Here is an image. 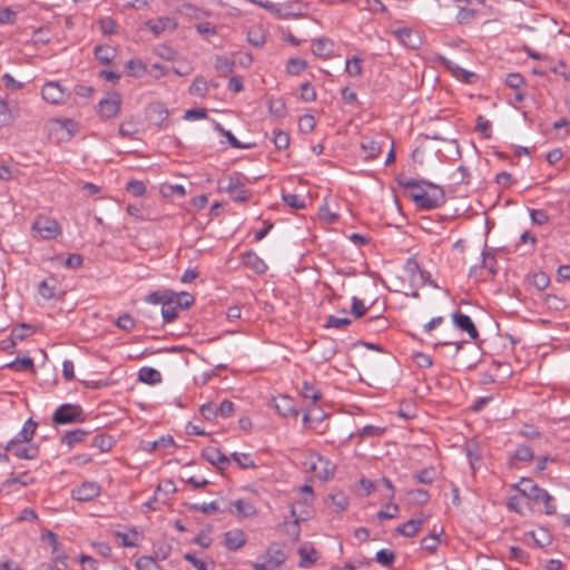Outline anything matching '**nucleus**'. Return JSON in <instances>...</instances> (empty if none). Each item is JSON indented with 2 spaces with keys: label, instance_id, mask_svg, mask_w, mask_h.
<instances>
[{
  "label": "nucleus",
  "instance_id": "f257e3e1",
  "mask_svg": "<svg viewBox=\"0 0 570 570\" xmlns=\"http://www.w3.org/2000/svg\"><path fill=\"white\" fill-rule=\"evenodd\" d=\"M514 488L520 492L521 497L528 498L537 504H543L547 514L556 513L554 498L544 489L539 488L531 479L522 478Z\"/></svg>",
  "mask_w": 570,
  "mask_h": 570
},
{
  "label": "nucleus",
  "instance_id": "f03ea898",
  "mask_svg": "<svg viewBox=\"0 0 570 570\" xmlns=\"http://www.w3.org/2000/svg\"><path fill=\"white\" fill-rule=\"evenodd\" d=\"M426 189L422 193H412L411 198L422 209H434L444 203V190L432 183H423Z\"/></svg>",
  "mask_w": 570,
  "mask_h": 570
},
{
  "label": "nucleus",
  "instance_id": "7ed1b4c3",
  "mask_svg": "<svg viewBox=\"0 0 570 570\" xmlns=\"http://www.w3.org/2000/svg\"><path fill=\"white\" fill-rule=\"evenodd\" d=\"M85 419L82 407L70 403L60 405L52 414V422L57 425L81 423Z\"/></svg>",
  "mask_w": 570,
  "mask_h": 570
},
{
  "label": "nucleus",
  "instance_id": "20e7f679",
  "mask_svg": "<svg viewBox=\"0 0 570 570\" xmlns=\"http://www.w3.org/2000/svg\"><path fill=\"white\" fill-rule=\"evenodd\" d=\"M285 560L286 556L281 549L269 548L257 557L253 568L255 570H276Z\"/></svg>",
  "mask_w": 570,
  "mask_h": 570
},
{
  "label": "nucleus",
  "instance_id": "39448f33",
  "mask_svg": "<svg viewBox=\"0 0 570 570\" xmlns=\"http://www.w3.org/2000/svg\"><path fill=\"white\" fill-rule=\"evenodd\" d=\"M32 230L38 233L42 239H53L61 234L58 222L51 217L40 215L32 224Z\"/></svg>",
  "mask_w": 570,
  "mask_h": 570
},
{
  "label": "nucleus",
  "instance_id": "423d86ee",
  "mask_svg": "<svg viewBox=\"0 0 570 570\" xmlns=\"http://www.w3.org/2000/svg\"><path fill=\"white\" fill-rule=\"evenodd\" d=\"M234 202H246L250 195L249 190L245 188L239 174L229 175L227 185L223 187Z\"/></svg>",
  "mask_w": 570,
  "mask_h": 570
},
{
  "label": "nucleus",
  "instance_id": "0eeeda50",
  "mask_svg": "<svg viewBox=\"0 0 570 570\" xmlns=\"http://www.w3.org/2000/svg\"><path fill=\"white\" fill-rule=\"evenodd\" d=\"M8 453L17 459L35 460L39 456L40 448L37 443H7Z\"/></svg>",
  "mask_w": 570,
  "mask_h": 570
},
{
  "label": "nucleus",
  "instance_id": "6e6552de",
  "mask_svg": "<svg viewBox=\"0 0 570 570\" xmlns=\"http://www.w3.org/2000/svg\"><path fill=\"white\" fill-rule=\"evenodd\" d=\"M178 22L171 17H159L149 19L145 22V27L155 36L159 37L164 33H170L176 30Z\"/></svg>",
  "mask_w": 570,
  "mask_h": 570
},
{
  "label": "nucleus",
  "instance_id": "1a4fd4ad",
  "mask_svg": "<svg viewBox=\"0 0 570 570\" xmlns=\"http://www.w3.org/2000/svg\"><path fill=\"white\" fill-rule=\"evenodd\" d=\"M101 487L95 481H86L79 487L75 488L71 495L75 500L86 502L94 500L100 494Z\"/></svg>",
  "mask_w": 570,
  "mask_h": 570
},
{
  "label": "nucleus",
  "instance_id": "9d476101",
  "mask_svg": "<svg viewBox=\"0 0 570 570\" xmlns=\"http://www.w3.org/2000/svg\"><path fill=\"white\" fill-rule=\"evenodd\" d=\"M121 100L117 94L104 98L98 104V114L104 119L116 117L120 111Z\"/></svg>",
  "mask_w": 570,
  "mask_h": 570
},
{
  "label": "nucleus",
  "instance_id": "9b49d317",
  "mask_svg": "<svg viewBox=\"0 0 570 570\" xmlns=\"http://www.w3.org/2000/svg\"><path fill=\"white\" fill-rule=\"evenodd\" d=\"M41 95L46 101L52 105H59L63 102L66 98L65 89L59 82L56 81H49L45 83L41 89Z\"/></svg>",
  "mask_w": 570,
  "mask_h": 570
},
{
  "label": "nucleus",
  "instance_id": "f8f14e48",
  "mask_svg": "<svg viewBox=\"0 0 570 570\" xmlns=\"http://www.w3.org/2000/svg\"><path fill=\"white\" fill-rule=\"evenodd\" d=\"M452 321L455 327L465 332L471 340H475L479 336V332L473 321L469 315L461 313L460 311H455L452 314Z\"/></svg>",
  "mask_w": 570,
  "mask_h": 570
},
{
  "label": "nucleus",
  "instance_id": "ddd939ff",
  "mask_svg": "<svg viewBox=\"0 0 570 570\" xmlns=\"http://www.w3.org/2000/svg\"><path fill=\"white\" fill-rule=\"evenodd\" d=\"M309 469L321 480L331 479L335 471L334 464L322 455H317L316 461L311 463Z\"/></svg>",
  "mask_w": 570,
  "mask_h": 570
},
{
  "label": "nucleus",
  "instance_id": "4468645a",
  "mask_svg": "<svg viewBox=\"0 0 570 570\" xmlns=\"http://www.w3.org/2000/svg\"><path fill=\"white\" fill-rule=\"evenodd\" d=\"M189 510L199 511L204 514L217 513V512H232L230 503L226 501H212L208 503H193L189 504Z\"/></svg>",
  "mask_w": 570,
  "mask_h": 570
},
{
  "label": "nucleus",
  "instance_id": "2eb2a0df",
  "mask_svg": "<svg viewBox=\"0 0 570 570\" xmlns=\"http://www.w3.org/2000/svg\"><path fill=\"white\" fill-rule=\"evenodd\" d=\"M246 543V534L240 529H233L224 534V546L232 551L240 549Z\"/></svg>",
  "mask_w": 570,
  "mask_h": 570
},
{
  "label": "nucleus",
  "instance_id": "dca6fc26",
  "mask_svg": "<svg viewBox=\"0 0 570 570\" xmlns=\"http://www.w3.org/2000/svg\"><path fill=\"white\" fill-rule=\"evenodd\" d=\"M37 428L38 423L32 419H28L22 429L8 443L32 442Z\"/></svg>",
  "mask_w": 570,
  "mask_h": 570
},
{
  "label": "nucleus",
  "instance_id": "f3484780",
  "mask_svg": "<svg viewBox=\"0 0 570 570\" xmlns=\"http://www.w3.org/2000/svg\"><path fill=\"white\" fill-rule=\"evenodd\" d=\"M394 35L401 43L410 49H417L421 45L420 37L409 28H399Z\"/></svg>",
  "mask_w": 570,
  "mask_h": 570
},
{
  "label": "nucleus",
  "instance_id": "a211bd4d",
  "mask_svg": "<svg viewBox=\"0 0 570 570\" xmlns=\"http://www.w3.org/2000/svg\"><path fill=\"white\" fill-rule=\"evenodd\" d=\"M203 456L210 464L217 466L218 469H224L229 464V458L226 456L219 449L214 446L204 449Z\"/></svg>",
  "mask_w": 570,
  "mask_h": 570
},
{
  "label": "nucleus",
  "instance_id": "6ab92c4d",
  "mask_svg": "<svg viewBox=\"0 0 570 570\" xmlns=\"http://www.w3.org/2000/svg\"><path fill=\"white\" fill-rule=\"evenodd\" d=\"M242 259L246 267L253 269L257 274H263L267 269L265 262L253 250L244 253Z\"/></svg>",
  "mask_w": 570,
  "mask_h": 570
},
{
  "label": "nucleus",
  "instance_id": "aec40b11",
  "mask_svg": "<svg viewBox=\"0 0 570 570\" xmlns=\"http://www.w3.org/2000/svg\"><path fill=\"white\" fill-rule=\"evenodd\" d=\"M361 148L366 160L375 159L382 151L381 144L366 136L362 138Z\"/></svg>",
  "mask_w": 570,
  "mask_h": 570
},
{
  "label": "nucleus",
  "instance_id": "412c9836",
  "mask_svg": "<svg viewBox=\"0 0 570 570\" xmlns=\"http://www.w3.org/2000/svg\"><path fill=\"white\" fill-rule=\"evenodd\" d=\"M334 49V45L330 39L321 38L316 39L312 43V51L315 56L320 58H328L332 56Z\"/></svg>",
  "mask_w": 570,
  "mask_h": 570
},
{
  "label": "nucleus",
  "instance_id": "4be33fe9",
  "mask_svg": "<svg viewBox=\"0 0 570 570\" xmlns=\"http://www.w3.org/2000/svg\"><path fill=\"white\" fill-rule=\"evenodd\" d=\"M89 434L90 432L83 429L71 430L61 436V443L72 448L75 444L83 442Z\"/></svg>",
  "mask_w": 570,
  "mask_h": 570
},
{
  "label": "nucleus",
  "instance_id": "5701e85b",
  "mask_svg": "<svg viewBox=\"0 0 570 570\" xmlns=\"http://www.w3.org/2000/svg\"><path fill=\"white\" fill-rule=\"evenodd\" d=\"M524 537H530L533 540V546L537 548H544L552 541L550 532L544 528H540L538 531L527 532Z\"/></svg>",
  "mask_w": 570,
  "mask_h": 570
},
{
  "label": "nucleus",
  "instance_id": "b1692460",
  "mask_svg": "<svg viewBox=\"0 0 570 570\" xmlns=\"http://www.w3.org/2000/svg\"><path fill=\"white\" fill-rule=\"evenodd\" d=\"M175 292L170 289L155 291L148 294L145 301L149 304H161L174 303Z\"/></svg>",
  "mask_w": 570,
  "mask_h": 570
},
{
  "label": "nucleus",
  "instance_id": "393cba45",
  "mask_svg": "<svg viewBox=\"0 0 570 570\" xmlns=\"http://www.w3.org/2000/svg\"><path fill=\"white\" fill-rule=\"evenodd\" d=\"M175 445V441L170 435H163L156 441H147L144 443V450L147 452H153L157 450H166L173 448Z\"/></svg>",
  "mask_w": 570,
  "mask_h": 570
},
{
  "label": "nucleus",
  "instance_id": "a878e982",
  "mask_svg": "<svg viewBox=\"0 0 570 570\" xmlns=\"http://www.w3.org/2000/svg\"><path fill=\"white\" fill-rule=\"evenodd\" d=\"M423 522H424L423 518L411 519V520L406 521L405 523H403L402 525L397 527L396 532L404 537L411 538L419 532Z\"/></svg>",
  "mask_w": 570,
  "mask_h": 570
},
{
  "label": "nucleus",
  "instance_id": "bb28decb",
  "mask_svg": "<svg viewBox=\"0 0 570 570\" xmlns=\"http://www.w3.org/2000/svg\"><path fill=\"white\" fill-rule=\"evenodd\" d=\"M236 65V60L228 58L226 56H217L215 58V69L219 73V76H227L234 71V67Z\"/></svg>",
  "mask_w": 570,
  "mask_h": 570
},
{
  "label": "nucleus",
  "instance_id": "cd10ccee",
  "mask_svg": "<svg viewBox=\"0 0 570 570\" xmlns=\"http://www.w3.org/2000/svg\"><path fill=\"white\" fill-rule=\"evenodd\" d=\"M214 128L216 131H218L220 135L227 138L228 142L232 147L238 148V149H248L253 147V144H243L240 142L229 130H226L219 122L214 124Z\"/></svg>",
  "mask_w": 570,
  "mask_h": 570
},
{
  "label": "nucleus",
  "instance_id": "c85d7f7f",
  "mask_svg": "<svg viewBox=\"0 0 570 570\" xmlns=\"http://www.w3.org/2000/svg\"><path fill=\"white\" fill-rule=\"evenodd\" d=\"M95 57L101 63H110L116 57V49L111 46H98L95 49Z\"/></svg>",
  "mask_w": 570,
  "mask_h": 570
},
{
  "label": "nucleus",
  "instance_id": "c756f323",
  "mask_svg": "<svg viewBox=\"0 0 570 570\" xmlns=\"http://www.w3.org/2000/svg\"><path fill=\"white\" fill-rule=\"evenodd\" d=\"M534 459L533 451L528 445H519L510 459V464L514 465V461L519 462H531Z\"/></svg>",
  "mask_w": 570,
  "mask_h": 570
},
{
  "label": "nucleus",
  "instance_id": "7c9ffc66",
  "mask_svg": "<svg viewBox=\"0 0 570 570\" xmlns=\"http://www.w3.org/2000/svg\"><path fill=\"white\" fill-rule=\"evenodd\" d=\"M266 36L263 31V29L258 26L250 27L247 31V41L256 47L259 48L265 43Z\"/></svg>",
  "mask_w": 570,
  "mask_h": 570
},
{
  "label": "nucleus",
  "instance_id": "2f4dec72",
  "mask_svg": "<svg viewBox=\"0 0 570 570\" xmlns=\"http://www.w3.org/2000/svg\"><path fill=\"white\" fill-rule=\"evenodd\" d=\"M139 380L147 384H156L161 381V374L159 371L153 367H142L139 371Z\"/></svg>",
  "mask_w": 570,
  "mask_h": 570
},
{
  "label": "nucleus",
  "instance_id": "473e14b6",
  "mask_svg": "<svg viewBox=\"0 0 570 570\" xmlns=\"http://www.w3.org/2000/svg\"><path fill=\"white\" fill-rule=\"evenodd\" d=\"M91 446L97 448L100 452H108L114 446V440L106 434H97L92 438Z\"/></svg>",
  "mask_w": 570,
  "mask_h": 570
},
{
  "label": "nucleus",
  "instance_id": "72a5a7b5",
  "mask_svg": "<svg viewBox=\"0 0 570 570\" xmlns=\"http://www.w3.org/2000/svg\"><path fill=\"white\" fill-rule=\"evenodd\" d=\"M229 503H230V508L235 507L236 513L240 517L248 518V517H253L256 514L255 507L247 501L237 500L234 503H232V502H229Z\"/></svg>",
  "mask_w": 570,
  "mask_h": 570
},
{
  "label": "nucleus",
  "instance_id": "f704fd0d",
  "mask_svg": "<svg viewBox=\"0 0 570 570\" xmlns=\"http://www.w3.org/2000/svg\"><path fill=\"white\" fill-rule=\"evenodd\" d=\"M135 567L137 570H161V567L151 556L139 557L135 562Z\"/></svg>",
  "mask_w": 570,
  "mask_h": 570
},
{
  "label": "nucleus",
  "instance_id": "c9c22d12",
  "mask_svg": "<svg viewBox=\"0 0 570 570\" xmlns=\"http://www.w3.org/2000/svg\"><path fill=\"white\" fill-rule=\"evenodd\" d=\"M301 393L304 399L312 400L313 402H317L322 396L321 390L308 381L303 382Z\"/></svg>",
  "mask_w": 570,
  "mask_h": 570
},
{
  "label": "nucleus",
  "instance_id": "e433bc0d",
  "mask_svg": "<svg viewBox=\"0 0 570 570\" xmlns=\"http://www.w3.org/2000/svg\"><path fill=\"white\" fill-rule=\"evenodd\" d=\"M268 110L272 115L282 118L286 115V105L282 98L271 97L268 99Z\"/></svg>",
  "mask_w": 570,
  "mask_h": 570
},
{
  "label": "nucleus",
  "instance_id": "4c0bfd02",
  "mask_svg": "<svg viewBox=\"0 0 570 570\" xmlns=\"http://www.w3.org/2000/svg\"><path fill=\"white\" fill-rule=\"evenodd\" d=\"M277 412L283 415L287 416L289 414H297V411L294 409L293 400L288 396H282L279 399V402L275 405Z\"/></svg>",
  "mask_w": 570,
  "mask_h": 570
},
{
  "label": "nucleus",
  "instance_id": "58836bf2",
  "mask_svg": "<svg viewBox=\"0 0 570 570\" xmlns=\"http://www.w3.org/2000/svg\"><path fill=\"white\" fill-rule=\"evenodd\" d=\"M38 293L45 299H51L56 295V283L55 281H41L38 285Z\"/></svg>",
  "mask_w": 570,
  "mask_h": 570
},
{
  "label": "nucleus",
  "instance_id": "ea45409f",
  "mask_svg": "<svg viewBox=\"0 0 570 570\" xmlns=\"http://www.w3.org/2000/svg\"><path fill=\"white\" fill-rule=\"evenodd\" d=\"M438 472L433 466L425 468L414 475L419 483L431 484L436 479Z\"/></svg>",
  "mask_w": 570,
  "mask_h": 570
},
{
  "label": "nucleus",
  "instance_id": "a19ab883",
  "mask_svg": "<svg viewBox=\"0 0 570 570\" xmlns=\"http://www.w3.org/2000/svg\"><path fill=\"white\" fill-rule=\"evenodd\" d=\"M465 451L471 469L475 470L481 460V451L478 444H468Z\"/></svg>",
  "mask_w": 570,
  "mask_h": 570
},
{
  "label": "nucleus",
  "instance_id": "79ce46f5",
  "mask_svg": "<svg viewBox=\"0 0 570 570\" xmlns=\"http://www.w3.org/2000/svg\"><path fill=\"white\" fill-rule=\"evenodd\" d=\"M208 90L207 81L203 77H196L189 87V94L204 97Z\"/></svg>",
  "mask_w": 570,
  "mask_h": 570
},
{
  "label": "nucleus",
  "instance_id": "37998d69",
  "mask_svg": "<svg viewBox=\"0 0 570 570\" xmlns=\"http://www.w3.org/2000/svg\"><path fill=\"white\" fill-rule=\"evenodd\" d=\"M384 432H385L384 428L368 424V425L363 426L361 430H358L356 435L360 439L376 438V436H381Z\"/></svg>",
  "mask_w": 570,
  "mask_h": 570
},
{
  "label": "nucleus",
  "instance_id": "c03bdc74",
  "mask_svg": "<svg viewBox=\"0 0 570 570\" xmlns=\"http://www.w3.org/2000/svg\"><path fill=\"white\" fill-rule=\"evenodd\" d=\"M307 68V62L299 58H291L286 65V70L291 75H299Z\"/></svg>",
  "mask_w": 570,
  "mask_h": 570
},
{
  "label": "nucleus",
  "instance_id": "a18cd8bd",
  "mask_svg": "<svg viewBox=\"0 0 570 570\" xmlns=\"http://www.w3.org/2000/svg\"><path fill=\"white\" fill-rule=\"evenodd\" d=\"M194 296L186 292L175 293L174 296V304L178 308H188L194 304Z\"/></svg>",
  "mask_w": 570,
  "mask_h": 570
},
{
  "label": "nucleus",
  "instance_id": "49530a36",
  "mask_svg": "<svg viewBox=\"0 0 570 570\" xmlns=\"http://www.w3.org/2000/svg\"><path fill=\"white\" fill-rule=\"evenodd\" d=\"M475 130L480 132L485 139L491 138V122L484 116L479 115L476 118Z\"/></svg>",
  "mask_w": 570,
  "mask_h": 570
},
{
  "label": "nucleus",
  "instance_id": "de8ad7c7",
  "mask_svg": "<svg viewBox=\"0 0 570 570\" xmlns=\"http://www.w3.org/2000/svg\"><path fill=\"white\" fill-rule=\"evenodd\" d=\"M161 316L165 323L175 321L178 316V307L174 303H166L161 306Z\"/></svg>",
  "mask_w": 570,
  "mask_h": 570
},
{
  "label": "nucleus",
  "instance_id": "09e8293b",
  "mask_svg": "<svg viewBox=\"0 0 570 570\" xmlns=\"http://www.w3.org/2000/svg\"><path fill=\"white\" fill-rule=\"evenodd\" d=\"M14 121V116L9 109L8 104L0 99V126H9Z\"/></svg>",
  "mask_w": 570,
  "mask_h": 570
},
{
  "label": "nucleus",
  "instance_id": "8fccbe9b",
  "mask_svg": "<svg viewBox=\"0 0 570 570\" xmlns=\"http://www.w3.org/2000/svg\"><path fill=\"white\" fill-rule=\"evenodd\" d=\"M232 459L243 469L255 468V462L248 453L234 452Z\"/></svg>",
  "mask_w": 570,
  "mask_h": 570
},
{
  "label": "nucleus",
  "instance_id": "3c124183",
  "mask_svg": "<svg viewBox=\"0 0 570 570\" xmlns=\"http://www.w3.org/2000/svg\"><path fill=\"white\" fill-rule=\"evenodd\" d=\"M273 142L277 149H286L289 145V135L283 130H274Z\"/></svg>",
  "mask_w": 570,
  "mask_h": 570
},
{
  "label": "nucleus",
  "instance_id": "603ef678",
  "mask_svg": "<svg viewBox=\"0 0 570 570\" xmlns=\"http://www.w3.org/2000/svg\"><path fill=\"white\" fill-rule=\"evenodd\" d=\"M8 367L13 368L16 371L33 370V360L31 357H18L13 362L9 363Z\"/></svg>",
  "mask_w": 570,
  "mask_h": 570
},
{
  "label": "nucleus",
  "instance_id": "864d4df0",
  "mask_svg": "<svg viewBox=\"0 0 570 570\" xmlns=\"http://www.w3.org/2000/svg\"><path fill=\"white\" fill-rule=\"evenodd\" d=\"M199 413L205 420L214 421L218 416L217 405L212 402L203 404L199 409Z\"/></svg>",
  "mask_w": 570,
  "mask_h": 570
},
{
  "label": "nucleus",
  "instance_id": "5fc2aeb1",
  "mask_svg": "<svg viewBox=\"0 0 570 570\" xmlns=\"http://www.w3.org/2000/svg\"><path fill=\"white\" fill-rule=\"evenodd\" d=\"M399 511H400V508L397 504H394V503H387L383 509H381L379 512H377V518L380 520H384V519H394L397 517L399 514Z\"/></svg>",
  "mask_w": 570,
  "mask_h": 570
},
{
  "label": "nucleus",
  "instance_id": "6e6d98bb",
  "mask_svg": "<svg viewBox=\"0 0 570 570\" xmlns=\"http://www.w3.org/2000/svg\"><path fill=\"white\" fill-rule=\"evenodd\" d=\"M283 200L285 202L286 205H288L292 208H295V209L305 208V202L299 195L284 193Z\"/></svg>",
  "mask_w": 570,
  "mask_h": 570
},
{
  "label": "nucleus",
  "instance_id": "4d7b16f0",
  "mask_svg": "<svg viewBox=\"0 0 570 570\" xmlns=\"http://www.w3.org/2000/svg\"><path fill=\"white\" fill-rule=\"evenodd\" d=\"M351 324V320L347 317H337L334 315H330L327 317L325 327L327 328H344Z\"/></svg>",
  "mask_w": 570,
  "mask_h": 570
},
{
  "label": "nucleus",
  "instance_id": "13d9d810",
  "mask_svg": "<svg viewBox=\"0 0 570 570\" xmlns=\"http://www.w3.org/2000/svg\"><path fill=\"white\" fill-rule=\"evenodd\" d=\"M395 554L393 551L382 549L376 552L375 560L384 567H389L393 563Z\"/></svg>",
  "mask_w": 570,
  "mask_h": 570
},
{
  "label": "nucleus",
  "instance_id": "bf43d9fd",
  "mask_svg": "<svg viewBox=\"0 0 570 570\" xmlns=\"http://www.w3.org/2000/svg\"><path fill=\"white\" fill-rule=\"evenodd\" d=\"M362 59L358 57H353L346 61L345 70L350 76H360L362 73Z\"/></svg>",
  "mask_w": 570,
  "mask_h": 570
},
{
  "label": "nucleus",
  "instance_id": "052dcab7",
  "mask_svg": "<svg viewBox=\"0 0 570 570\" xmlns=\"http://www.w3.org/2000/svg\"><path fill=\"white\" fill-rule=\"evenodd\" d=\"M127 68L130 71V73L135 77H140L146 72V66L139 59H130L127 62Z\"/></svg>",
  "mask_w": 570,
  "mask_h": 570
},
{
  "label": "nucleus",
  "instance_id": "680f3d73",
  "mask_svg": "<svg viewBox=\"0 0 570 570\" xmlns=\"http://www.w3.org/2000/svg\"><path fill=\"white\" fill-rule=\"evenodd\" d=\"M127 191L135 197H140L146 193V186L140 180H129L127 183Z\"/></svg>",
  "mask_w": 570,
  "mask_h": 570
},
{
  "label": "nucleus",
  "instance_id": "e2e57ef3",
  "mask_svg": "<svg viewBox=\"0 0 570 570\" xmlns=\"http://www.w3.org/2000/svg\"><path fill=\"white\" fill-rule=\"evenodd\" d=\"M301 98L306 101L311 102L316 99V92L314 87L311 85V82L306 81L301 85Z\"/></svg>",
  "mask_w": 570,
  "mask_h": 570
},
{
  "label": "nucleus",
  "instance_id": "0e129e2a",
  "mask_svg": "<svg viewBox=\"0 0 570 570\" xmlns=\"http://www.w3.org/2000/svg\"><path fill=\"white\" fill-rule=\"evenodd\" d=\"M298 554L302 559V563H314L317 560V552L315 551L314 548L301 547L298 549Z\"/></svg>",
  "mask_w": 570,
  "mask_h": 570
},
{
  "label": "nucleus",
  "instance_id": "69168bd1",
  "mask_svg": "<svg viewBox=\"0 0 570 570\" xmlns=\"http://www.w3.org/2000/svg\"><path fill=\"white\" fill-rule=\"evenodd\" d=\"M299 129L304 132H311L316 126V120L312 115H304L299 118Z\"/></svg>",
  "mask_w": 570,
  "mask_h": 570
},
{
  "label": "nucleus",
  "instance_id": "338daca9",
  "mask_svg": "<svg viewBox=\"0 0 570 570\" xmlns=\"http://www.w3.org/2000/svg\"><path fill=\"white\" fill-rule=\"evenodd\" d=\"M99 29L104 35H112L116 32V22L110 17L101 18Z\"/></svg>",
  "mask_w": 570,
  "mask_h": 570
},
{
  "label": "nucleus",
  "instance_id": "774afa93",
  "mask_svg": "<svg viewBox=\"0 0 570 570\" xmlns=\"http://www.w3.org/2000/svg\"><path fill=\"white\" fill-rule=\"evenodd\" d=\"M440 543V539L435 534L428 535L422 539L421 548L430 552H434Z\"/></svg>",
  "mask_w": 570,
  "mask_h": 570
}]
</instances>
